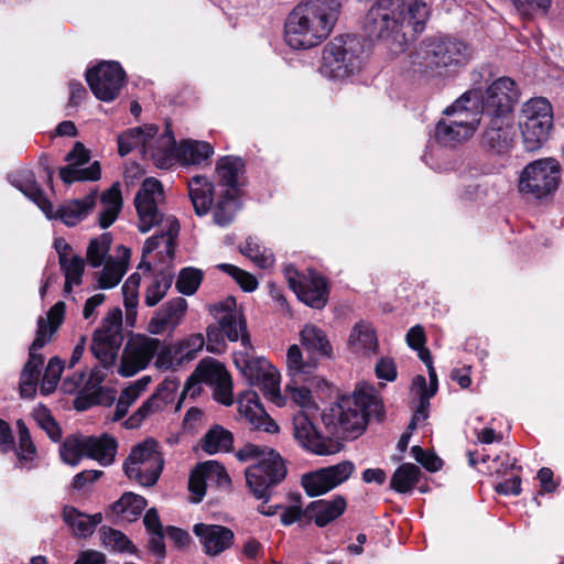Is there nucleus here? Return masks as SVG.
<instances>
[{
  "label": "nucleus",
  "instance_id": "nucleus-42",
  "mask_svg": "<svg viewBox=\"0 0 564 564\" xmlns=\"http://www.w3.org/2000/svg\"><path fill=\"white\" fill-rule=\"evenodd\" d=\"M100 200L104 210L99 214V226L108 228L115 223L122 207L120 185L118 183L113 184L102 193Z\"/></svg>",
  "mask_w": 564,
  "mask_h": 564
},
{
  "label": "nucleus",
  "instance_id": "nucleus-48",
  "mask_svg": "<svg viewBox=\"0 0 564 564\" xmlns=\"http://www.w3.org/2000/svg\"><path fill=\"white\" fill-rule=\"evenodd\" d=\"M85 435L72 434L66 436L59 447V455L65 464L76 466L86 456Z\"/></svg>",
  "mask_w": 564,
  "mask_h": 564
},
{
  "label": "nucleus",
  "instance_id": "nucleus-37",
  "mask_svg": "<svg viewBox=\"0 0 564 564\" xmlns=\"http://www.w3.org/2000/svg\"><path fill=\"white\" fill-rule=\"evenodd\" d=\"M86 457L98 460L108 466L115 460L117 442L113 437L104 434L100 437L85 436Z\"/></svg>",
  "mask_w": 564,
  "mask_h": 564
},
{
  "label": "nucleus",
  "instance_id": "nucleus-21",
  "mask_svg": "<svg viewBox=\"0 0 564 564\" xmlns=\"http://www.w3.org/2000/svg\"><path fill=\"white\" fill-rule=\"evenodd\" d=\"M243 372L252 386L258 387L263 394L279 406L283 405L280 394L279 371L265 359L246 361Z\"/></svg>",
  "mask_w": 564,
  "mask_h": 564
},
{
  "label": "nucleus",
  "instance_id": "nucleus-6",
  "mask_svg": "<svg viewBox=\"0 0 564 564\" xmlns=\"http://www.w3.org/2000/svg\"><path fill=\"white\" fill-rule=\"evenodd\" d=\"M209 312L217 321V325H209L206 329V346L210 352H219L224 345V336L230 341L241 340L245 348H251L250 336L247 332V322L240 310L237 308L235 297L209 305Z\"/></svg>",
  "mask_w": 564,
  "mask_h": 564
},
{
  "label": "nucleus",
  "instance_id": "nucleus-47",
  "mask_svg": "<svg viewBox=\"0 0 564 564\" xmlns=\"http://www.w3.org/2000/svg\"><path fill=\"white\" fill-rule=\"evenodd\" d=\"M452 120L445 117L438 121L435 128L436 140L447 147H454L468 140L474 133L459 127H455Z\"/></svg>",
  "mask_w": 564,
  "mask_h": 564
},
{
  "label": "nucleus",
  "instance_id": "nucleus-19",
  "mask_svg": "<svg viewBox=\"0 0 564 564\" xmlns=\"http://www.w3.org/2000/svg\"><path fill=\"white\" fill-rule=\"evenodd\" d=\"M162 193V184L149 177L143 181L135 194L134 206L139 216V230L143 234L163 220V215L158 209V198Z\"/></svg>",
  "mask_w": 564,
  "mask_h": 564
},
{
  "label": "nucleus",
  "instance_id": "nucleus-10",
  "mask_svg": "<svg viewBox=\"0 0 564 564\" xmlns=\"http://www.w3.org/2000/svg\"><path fill=\"white\" fill-rule=\"evenodd\" d=\"M158 448L159 444L153 438L135 445L123 465L126 475L142 486H153L158 481L164 464Z\"/></svg>",
  "mask_w": 564,
  "mask_h": 564
},
{
  "label": "nucleus",
  "instance_id": "nucleus-50",
  "mask_svg": "<svg viewBox=\"0 0 564 564\" xmlns=\"http://www.w3.org/2000/svg\"><path fill=\"white\" fill-rule=\"evenodd\" d=\"M173 276L169 273L160 272L153 278L152 283L147 288L144 303L149 306H155L167 293L172 285Z\"/></svg>",
  "mask_w": 564,
  "mask_h": 564
},
{
  "label": "nucleus",
  "instance_id": "nucleus-18",
  "mask_svg": "<svg viewBox=\"0 0 564 564\" xmlns=\"http://www.w3.org/2000/svg\"><path fill=\"white\" fill-rule=\"evenodd\" d=\"M519 100L516 82L509 77L495 80L482 95L481 109L485 116H512Z\"/></svg>",
  "mask_w": 564,
  "mask_h": 564
},
{
  "label": "nucleus",
  "instance_id": "nucleus-58",
  "mask_svg": "<svg viewBox=\"0 0 564 564\" xmlns=\"http://www.w3.org/2000/svg\"><path fill=\"white\" fill-rule=\"evenodd\" d=\"M165 405L154 393L142 403V405L124 422L127 429L140 426L142 421L150 414L162 410Z\"/></svg>",
  "mask_w": 564,
  "mask_h": 564
},
{
  "label": "nucleus",
  "instance_id": "nucleus-43",
  "mask_svg": "<svg viewBox=\"0 0 564 564\" xmlns=\"http://www.w3.org/2000/svg\"><path fill=\"white\" fill-rule=\"evenodd\" d=\"M420 467L411 463H404L393 473L390 487L399 494L410 492L420 481Z\"/></svg>",
  "mask_w": 564,
  "mask_h": 564
},
{
  "label": "nucleus",
  "instance_id": "nucleus-63",
  "mask_svg": "<svg viewBox=\"0 0 564 564\" xmlns=\"http://www.w3.org/2000/svg\"><path fill=\"white\" fill-rule=\"evenodd\" d=\"M412 388L416 390L420 398V404L414 414L419 415V419L425 420L427 417V408L430 405V398L433 395L427 394L426 380L422 375L414 377Z\"/></svg>",
  "mask_w": 564,
  "mask_h": 564
},
{
  "label": "nucleus",
  "instance_id": "nucleus-55",
  "mask_svg": "<svg viewBox=\"0 0 564 564\" xmlns=\"http://www.w3.org/2000/svg\"><path fill=\"white\" fill-rule=\"evenodd\" d=\"M205 338L202 334H193L185 340L176 345L177 364L191 361L196 358L198 351L203 349Z\"/></svg>",
  "mask_w": 564,
  "mask_h": 564
},
{
  "label": "nucleus",
  "instance_id": "nucleus-22",
  "mask_svg": "<svg viewBox=\"0 0 564 564\" xmlns=\"http://www.w3.org/2000/svg\"><path fill=\"white\" fill-rule=\"evenodd\" d=\"M293 434L304 448L317 455H330L339 452V444L324 438L316 430L308 415L299 411L293 416Z\"/></svg>",
  "mask_w": 564,
  "mask_h": 564
},
{
  "label": "nucleus",
  "instance_id": "nucleus-28",
  "mask_svg": "<svg viewBox=\"0 0 564 564\" xmlns=\"http://www.w3.org/2000/svg\"><path fill=\"white\" fill-rule=\"evenodd\" d=\"M239 414L254 430H261L267 433H278L279 426L274 420L264 411L257 392L247 391L238 401Z\"/></svg>",
  "mask_w": 564,
  "mask_h": 564
},
{
  "label": "nucleus",
  "instance_id": "nucleus-51",
  "mask_svg": "<svg viewBox=\"0 0 564 564\" xmlns=\"http://www.w3.org/2000/svg\"><path fill=\"white\" fill-rule=\"evenodd\" d=\"M180 230L178 223L174 219L170 221L169 229L160 235H154L148 238L143 246V257L153 252L163 242L166 247V252L172 256L174 252V239Z\"/></svg>",
  "mask_w": 564,
  "mask_h": 564
},
{
  "label": "nucleus",
  "instance_id": "nucleus-61",
  "mask_svg": "<svg viewBox=\"0 0 564 564\" xmlns=\"http://www.w3.org/2000/svg\"><path fill=\"white\" fill-rule=\"evenodd\" d=\"M35 419L53 442L61 441L62 429L46 408L39 409L35 413Z\"/></svg>",
  "mask_w": 564,
  "mask_h": 564
},
{
  "label": "nucleus",
  "instance_id": "nucleus-29",
  "mask_svg": "<svg viewBox=\"0 0 564 564\" xmlns=\"http://www.w3.org/2000/svg\"><path fill=\"white\" fill-rule=\"evenodd\" d=\"M193 532L199 539L206 554L218 555L229 549L234 543V532L223 525L197 523L193 528Z\"/></svg>",
  "mask_w": 564,
  "mask_h": 564
},
{
  "label": "nucleus",
  "instance_id": "nucleus-30",
  "mask_svg": "<svg viewBox=\"0 0 564 564\" xmlns=\"http://www.w3.org/2000/svg\"><path fill=\"white\" fill-rule=\"evenodd\" d=\"M347 502L343 496H335L333 499H318L312 501L305 508V518L313 521L317 527L324 528L339 518L346 510Z\"/></svg>",
  "mask_w": 564,
  "mask_h": 564
},
{
  "label": "nucleus",
  "instance_id": "nucleus-23",
  "mask_svg": "<svg viewBox=\"0 0 564 564\" xmlns=\"http://www.w3.org/2000/svg\"><path fill=\"white\" fill-rule=\"evenodd\" d=\"M43 322H40V329L36 332V337L29 348V359L24 365L20 375V394L22 398H32L36 392V386L40 379L41 367L44 362L43 355L37 350L47 344V338L44 335Z\"/></svg>",
  "mask_w": 564,
  "mask_h": 564
},
{
  "label": "nucleus",
  "instance_id": "nucleus-26",
  "mask_svg": "<svg viewBox=\"0 0 564 564\" xmlns=\"http://www.w3.org/2000/svg\"><path fill=\"white\" fill-rule=\"evenodd\" d=\"M216 481L225 485L230 481L229 476L223 465L215 460H208L198 464L191 473L188 479V490L193 495L191 501L198 503L206 494V481Z\"/></svg>",
  "mask_w": 564,
  "mask_h": 564
},
{
  "label": "nucleus",
  "instance_id": "nucleus-64",
  "mask_svg": "<svg viewBox=\"0 0 564 564\" xmlns=\"http://www.w3.org/2000/svg\"><path fill=\"white\" fill-rule=\"evenodd\" d=\"M414 459L429 471H437L442 468L443 462L434 453L425 452L419 445L411 448Z\"/></svg>",
  "mask_w": 564,
  "mask_h": 564
},
{
  "label": "nucleus",
  "instance_id": "nucleus-34",
  "mask_svg": "<svg viewBox=\"0 0 564 564\" xmlns=\"http://www.w3.org/2000/svg\"><path fill=\"white\" fill-rule=\"evenodd\" d=\"M300 335L301 343L308 354L306 360H311V358H313L317 362V357L332 356V345L325 332L317 326L307 324L303 327Z\"/></svg>",
  "mask_w": 564,
  "mask_h": 564
},
{
  "label": "nucleus",
  "instance_id": "nucleus-9",
  "mask_svg": "<svg viewBox=\"0 0 564 564\" xmlns=\"http://www.w3.org/2000/svg\"><path fill=\"white\" fill-rule=\"evenodd\" d=\"M553 124L551 104L545 98H532L521 110L519 127L527 151L533 152L547 140Z\"/></svg>",
  "mask_w": 564,
  "mask_h": 564
},
{
  "label": "nucleus",
  "instance_id": "nucleus-8",
  "mask_svg": "<svg viewBox=\"0 0 564 564\" xmlns=\"http://www.w3.org/2000/svg\"><path fill=\"white\" fill-rule=\"evenodd\" d=\"M362 53L364 45L358 37H335L323 48L319 72L330 79L350 77L361 69Z\"/></svg>",
  "mask_w": 564,
  "mask_h": 564
},
{
  "label": "nucleus",
  "instance_id": "nucleus-39",
  "mask_svg": "<svg viewBox=\"0 0 564 564\" xmlns=\"http://www.w3.org/2000/svg\"><path fill=\"white\" fill-rule=\"evenodd\" d=\"M12 184L25 196L31 198L43 210L47 218L53 217V204L45 197L44 192L36 183L32 172H24L19 178H14Z\"/></svg>",
  "mask_w": 564,
  "mask_h": 564
},
{
  "label": "nucleus",
  "instance_id": "nucleus-32",
  "mask_svg": "<svg viewBox=\"0 0 564 564\" xmlns=\"http://www.w3.org/2000/svg\"><path fill=\"white\" fill-rule=\"evenodd\" d=\"M96 192H91L83 199H72L62 204L51 219H61L66 226H75L80 223L94 209L96 205Z\"/></svg>",
  "mask_w": 564,
  "mask_h": 564
},
{
  "label": "nucleus",
  "instance_id": "nucleus-25",
  "mask_svg": "<svg viewBox=\"0 0 564 564\" xmlns=\"http://www.w3.org/2000/svg\"><path fill=\"white\" fill-rule=\"evenodd\" d=\"M196 375L206 383L214 386V397L218 402L225 405L232 404L231 377L223 364L204 359L198 364Z\"/></svg>",
  "mask_w": 564,
  "mask_h": 564
},
{
  "label": "nucleus",
  "instance_id": "nucleus-45",
  "mask_svg": "<svg viewBox=\"0 0 564 564\" xmlns=\"http://www.w3.org/2000/svg\"><path fill=\"white\" fill-rule=\"evenodd\" d=\"M232 443L231 432L220 425H215L205 434L202 448L208 454L229 452L232 448Z\"/></svg>",
  "mask_w": 564,
  "mask_h": 564
},
{
  "label": "nucleus",
  "instance_id": "nucleus-60",
  "mask_svg": "<svg viewBox=\"0 0 564 564\" xmlns=\"http://www.w3.org/2000/svg\"><path fill=\"white\" fill-rule=\"evenodd\" d=\"M217 268L232 276L239 286L246 292H252L258 288V281L253 274L234 264L220 263L217 265Z\"/></svg>",
  "mask_w": 564,
  "mask_h": 564
},
{
  "label": "nucleus",
  "instance_id": "nucleus-27",
  "mask_svg": "<svg viewBox=\"0 0 564 564\" xmlns=\"http://www.w3.org/2000/svg\"><path fill=\"white\" fill-rule=\"evenodd\" d=\"M187 306V301L181 296L165 302L150 319L148 330L154 335L174 332L183 322Z\"/></svg>",
  "mask_w": 564,
  "mask_h": 564
},
{
  "label": "nucleus",
  "instance_id": "nucleus-46",
  "mask_svg": "<svg viewBox=\"0 0 564 564\" xmlns=\"http://www.w3.org/2000/svg\"><path fill=\"white\" fill-rule=\"evenodd\" d=\"M147 499L133 492H124L121 498L112 503V511L124 519L135 520L147 507Z\"/></svg>",
  "mask_w": 564,
  "mask_h": 564
},
{
  "label": "nucleus",
  "instance_id": "nucleus-15",
  "mask_svg": "<svg viewBox=\"0 0 564 564\" xmlns=\"http://www.w3.org/2000/svg\"><path fill=\"white\" fill-rule=\"evenodd\" d=\"M481 134V147L494 155H507L517 143V128L512 116H487Z\"/></svg>",
  "mask_w": 564,
  "mask_h": 564
},
{
  "label": "nucleus",
  "instance_id": "nucleus-14",
  "mask_svg": "<svg viewBox=\"0 0 564 564\" xmlns=\"http://www.w3.org/2000/svg\"><path fill=\"white\" fill-rule=\"evenodd\" d=\"M126 73L117 62H100L86 72L87 84L96 96L102 101H112L124 84Z\"/></svg>",
  "mask_w": 564,
  "mask_h": 564
},
{
  "label": "nucleus",
  "instance_id": "nucleus-11",
  "mask_svg": "<svg viewBox=\"0 0 564 564\" xmlns=\"http://www.w3.org/2000/svg\"><path fill=\"white\" fill-rule=\"evenodd\" d=\"M122 340V312L119 307H115L108 312L100 327L95 330L90 350L95 358L108 368L113 365Z\"/></svg>",
  "mask_w": 564,
  "mask_h": 564
},
{
  "label": "nucleus",
  "instance_id": "nucleus-53",
  "mask_svg": "<svg viewBox=\"0 0 564 564\" xmlns=\"http://www.w3.org/2000/svg\"><path fill=\"white\" fill-rule=\"evenodd\" d=\"M102 544L112 551L134 553L135 547L132 542L120 531L102 527L100 529Z\"/></svg>",
  "mask_w": 564,
  "mask_h": 564
},
{
  "label": "nucleus",
  "instance_id": "nucleus-57",
  "mask_svg": "<svg viewBox=\"0 0 564 564\" xmlns=\"http://www.w3.org/2000/svg\"><path fill=\"white\" fill-rule=\"evenodd\" d=\"M59 267L69 281H74L75 285L82 284L85 269V261L80 256L68 258L67 254L59 252Z\"/></svg>",
  "mask_w": 564,
  "mask_h": 564
},
{
  "label": "nucleus",
  "instance_id": "nucleus-20",
  "mask_svg": "<svg viewBox=\"0 0 564 564\" xmlns=\"http://www.w3.org/2000/svg\"><path fill=\"white\" fill-rule=\"evenodd\" d=\"M482 93L471 89L463 94L455 102L444 110L445 118L452 120L455 127L474 133L480 122Z\"/></svg>",
  "mask_w": 564,
  "mask_h": 564
},
{
  "label": "nucleus",
  "instance_id": "nucleus-36",
  "mask_svg": "<svg viewBox=\"0 0 564 564\" xmlns=\"http://www.w3.org/2000/svg\"><path fill=\"white\" fill-rule=\"evenodd\" d=\"M158 133V127L150 124L128 129L118 137V152L121 156L129 154L132 149L142 147L148 154V142Z\"/></svg>",
  "mask_w": 564,
  "mask_h": 564
},
{
  "label": "nucleus",
  "instance_id": "nucleus-59",
  "mask_svg": "<svg viewBox=\"0 0 564 564\" xmlns=\"http://www.w3.org/2000/svg\"><path fill=\"white\" fill-rule=\"evenodd\" d=\"M63 369L64 362L58 357H53L48 360L41 384V392L43 394H50L56 389Z\"/></svg>",
  "mask_w": 564,
  "mask_h": 564
},
{
  "label": "nucleus",
  "instance_id": "nucleus-5",
  "mask_svg": "<svg viewBox=\"0 0 564 564\" xmlns=\"http://www.w3.org/2000/svg\"><path fill=\"white\" fill-rule=\"evenodd\" d=\"M382 415L381 400L372 388L362 386L352 395L341 397L329 409V413L324 414L323 421L327 425H337L343 433L361 432L366 429L368 419L375 416L380 420Z\"/></svg>",
  "mask_w": 564,
  "mask_h": 564
},
{
  "label": "nucleus",
  "instance_id": "nucleus-54",
  "mask_svg": "<svg viewBox=\"0 0 564 564\" xmlns=\"http://www.w3.org/2000/svg\"><path fill=\"white\" fill-rule=\"evenodd\" d=\"M203 280V272L194 268H184L181 270L175 288L185 295L194 294Z\"/></svg>",
  "mask_w": 564,
  "mask_h": 564
},
{
  "label": "nucleus",
  "instance_id": "nucleus-38",
  "mask_svg": "<svg viewBox=\"0 0 564 564\" xmlns=\"http://www.w3.org/2000/svg\"><path fill=\"white\" fill-rule=\"evenodd\" d=\"M63 520L78 536L86 538L93 534L95 528L102 521L101 513L85 514L74 507L63 509Z\"/></svg>",
  "mask_w": 564,
  "mask_h": 564
},
{
  "label": "nucleus",
  "instance_id": "nucleus-1",
  "mask_svg": "<svg viewBox=\"0 0 564 564\" xmlns=\"http://www.w3.org/2000/svg\"><path fill=\"white\" fill-rule=\"evenodd\" d=\"M430 10L424 0H377L364 19V32L370 41H381L393 53L405 51L409 42L421 33Z\"/></svg>",
  "mask_w": 564,
  "mask_h": 564
},
{
  "label": "nucleus",
  "instance_id": "nucleus-35",
  "mask_svg": "<svg viewBox=\"0 0 564 564\" xmlns=\"http://www.w3.org/2000/svg\"><path fill=\"white\" fill-rule=\"evenodd\" d=\"M176 141L170 127L155 141V145L148 142V154L155 166L160 169H170L175 162Z\"/></svg>",
  "mask_w": 564,
  "mask_h": 564
},
{
  "label": "nucleus",
  "instance_id": "nucleus-49",
  "mask_svg": "<svg viewBox=\"0 0 564 564\" xmlns=\"http://www.w3.org/2000/svg\"><path fill=\"white\" fill-rule=\"evenodd\" d=\"M240 251L259 268L267 269L272 267L274 263L272 251L264 248L257 237H248L245 246L240 248Z\"/></svg>",
  "mask_w": 564,
  "mask_h": 564
},
{
  "label": "nucleus",
  "instance_id": "nucleus-52",
  "mask_svg": "<svg viewBox=\"0 0 564 564\" xmlns=\"http://www.w3.org/2000/svg\"><path fill=\"white\" fill-rule=\"evenodd\" d=\"M112 237L110 234H102L90 240L87 248V261L94 268H99L105 263L106 257L110 250Z\"/></svg>",
  "mask_w": 564,
  "mask_h": 564
},
{
  "label": "nucleus",
  "instance_id": "nucleus-40",
  "mask_svg": "<svg viewBox=\"0 0 564 564\" xmlns=\"http://www.w3.org/2000/svg\"><path fill=\"white\" fill-rule=\"evenodd\" d=\"M119 250L122 252L121 260H115L112 258L105 262L104 269L99 273L98 288L99 289H111L116 286L127 271L126 259L130 257V249L120 246Z\"/></svg>",
  "mask_w": 564,
  "mask_h": 564
},
{
  "label": "nucleus",
  "instance_id": "nucleus-13",
  "mask_svg": "<svg viewBox=\"0 0 564 564\" xmlns=\"http://www.w3.org/2000/svg\"><path fill=\"white\" fill-rule=\"evenodd\" d=\"M286 364L289 372L292 377L291 382L286 386L289 397L293 402L302 408L311 404V390L303 384L311 381V375L316 368L315 359L304 360L302 351L297 345H292L288 349Z\"/></svg>",
  "mask_w": 564,
  "mask_h": 564
},
{
  "label": "nucleus",
  "instance_id": "nucleus-41",
  "mask_svg": "<svg viewBox=\"0 0 564 564\" xmlns=\"http://www.w3.org/2000/svg\"><path fill=\"white\" fill-rule=\"evenodd\" d=\"M213 154L214 148L206 141L185 140L177 149V156L185 164H202Z\"/></svg>",
  "mask_w": 564,
  "mask_h": 564
},
{
  "label": "nucleus",
  "instance_id": "nucleus-62",
  "mask_svg": "<svg viewBox=\"0 0 564 564\" xmlns=\"http://www.w3.org/2000/svg\"><path fill=\"white\" fill-rule=\"evenodd\" d=\"M18 431H19V452L18 456L20 459H31L35 454V445L31 440V435L29 429L26 427L23 420H18L17 422Z\"/></svg>",
  "mask_w": 564,
  "mask_h": 564
},
{
  "label": "nucleus",
  "instance_id": "nucleus-17",
  "mask_svg": "<svg viewBox=\"0 0 564 564\" xmlns=\"http://www.w3.org/2000/svg\"><path fill=\"white\" fill-rule=\"evenodd\" d=\"M354 470L355 466L351 462L343 460L339 464L302 475L301 485L307 496L317 497L346 481Z\"/></svg>",
  "mask_w": 564,
  "mask_h": 564
},
{
  "label": "nucleus",
  "instance_id": "nucleus-3",
  "mask_svg": "<svg viewBox=\"0 0 564 564\" xmlns=\"http://www.w3.org/2000/svg\"><path fill=\"white\" fill-rule=\"evenodd\" d=\"M240 462L258 459V463L246 469V481L254 498L263 500L258 511L263 516H274L282 506H269L273 487L286 477V466L281 455L272 448L248 443L236 454Z\"/></svg>",
  "mask_w": 564,
  "mask_h": 564
},
{
  "label": "nucleus",
  "instance_id": "nucleus-7",
  "mask_svg": "<svg viewBox=\"0 0 564 564\" xmlns=\"http://www.w3.org/2000/svg\"><path fill=\"white\" fill-rule=\"evenodd\" d=\"M187 185L196 215L204 216L210 210L214 224L220 227H226L234 221L241 206L238 193L225 191L212 206L214 185L207 177L195 175L187 182Z\"/></svg>",
  "mask_w": 564,
  "mask_h": 564
},
{
  "label": "nucleus",
  "instance_id": "nucleus-24",
  "mask_svg": "<svg viewBox=\"0 0 564 564\" xmlns=\"http://www.w3.org/2000/svg\"><path fill=\"white\" fill-rule=\"evenodd\" d=\"M89 152L82 142H76L73 149L67 153L65 160L69 162L68 165L59 169V177L66 184H72L76 181H97L100 178V164L94 162L89 167L78 169V166L89 161Z\"/></svg>",
  "mask_w": 564,
  "mask_h": 564
},
{
  "label": "nucleus",
  "instance_id": "nucleus-2",
  "mask_svg": "<svg viewBox=\"0 0 564 564\" xmlns=\"http://www.w3.org/2000/svg\"><path fill=\"white\" fill-rule=\"evenodd\" d=\"M346 0H302L288 15L285 41L296 50L318 45L332 33Z\"/></svg>",
  "mask_w": 564,
  "mask_h": 564
},
{
  "label": "nucleus",
  "instance_id": "nucleus-16",
  "mask_svg": "<svg viewBox=\"0 0 564 564\" xmlns=\"http://www.w3.org/2000/svg\"><path fill=\"white\" fill-rule=\"evenodd\" d=\"M161 348V340L145 335L131 337L122 351L119 373L123 377L134 376L145 369Z\"/></svg>",
  "mask_w": 564,
  "mask_h": 564
},
{
  "label": "nucleus",
  "instance_id": "nucleus-44",
  "mask_svg": "<svg viewBox=\"0 0 564 564\" xmlns=\"http://www.w3.org/2000/svg\"><path fill=\"white\" fill-rule=\"evenodd\" d=\"M350 348L356 351H375L378 347L373 327L365 322L357 323L348 339Z\"/></svg>",
  "mask_w": 564,
  "mask_h": 564
},
{
  "label": "nucleus",
  "instance_id": "nucleus-33",
  "mask_svg": "<svg viewBox=\"0 0 564 564\" xmlns=\"http://www.w3.org/2000/svg\"><path fill=\"white\" fill-rule=\"evenodd\" d=\"M299 299L313 308H322L328 301V288L325 279L310 271L303 275V283L297 292Z\"/></svg>",
  "mask_w": 564,
  "mask_h": 564
},
{
  "label": "nucleus",
  "instance_id": "nucleus-4",
  "mask_svg": "<svg viewBox=\"0 0 564 564\" xmlns=\"http://www.w3.org/2000/svg\"><path fill=\"white\" fill-rule=\"evenodd\" d=\"M470 58V46L449 35L425 37L410 55L411 64L421 72L440 76L457 72Z\"/></svg>",
  "mask_w": 564,
  "mask_h": 564
},
{
  "label": "nucleus",
  "instance_id": "nucleus-56",
  "mask_svg": "<svg viewBox=\"0 0 564 564\" xmlns=\"http://www.w3.org/2000/svg\"><path fill=\"white\" fill-rule=\"evenodd\" d=\"M66 305L63 301L55 303L47 312V318L40 317L37 319V329H40V322L44 325V335L47 338V343L51 340L53 334L58 329L64 321Z\"/></svg>",
  "mask_w": 564,
  "mask_h": 564
},
{
  "label": "nucleus",
  "instance_id": "nucleus-12",
  "mask_svg": "<svg viewBox=\"0 0 564 564\" xmlns=\"http://www.w3.org/2000/svg\"><path fill=\"white\" fill-rule=\"evenodd\" d=\"M560 183V164L554 159H541L529 163L519 180V189L542 198L555 192Z\"/></svg>",
  "mask_w": 564,
  "mask_h": 564
},
{
  "label": "nucleus",
  "instance_id": "nucleus-31",
  "mask_svg": "<svg viewBox=\"0 0 564 564\" xmlns=\"http://www.w3.org/2000/svg\"><path fill=\"white\" fill-rule=\"evenodd\" d=\"M217 184L226 186V191L240 194L241 178L245 174V162L239 156L226 155L216 163Z\"/></svg>",
  "mask_w": 564,
  "mask_h": 564
}]
</instances>
